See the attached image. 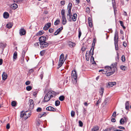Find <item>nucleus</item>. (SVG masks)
I'll use <instances>...</instances> for the list:
<instances>
[{
  "instance_id": "42",
  "label": "nucleus",
  "mask_w": 131,
  "mask_h": 131,
  "mask_svg": "<svg viewBox=\"0 0 131 131\" xmlns=\"http://www.w3.org/2000/svg\"><path fill=\"white\" fill-rule=\"evenodd\" d=\"M91 62H92V61L93 62L92 63L93 64H96V63L94 61V58L92 56L91 57Z\"/></svg>"
},
{
  "instance_id": "40",
  "label": "nucleus",
  "mask_w": 131,
  "mask_h": 131,
  "mask_svg": "<svg viewBox=\"0 0 131 131\" xmlns=\"http://www.w3.org/2000/svg\"><path fill=\"white\" fill-rule=\"evenodd\" d=\"M123 118L124 120L125 123L126 124L128 120V119L127 117V116H125Z\"/></svg>"
},
{
  "instance_id": "2",
  "label": "nucleus",
  "mask_w": 131,
  "mask_h": 131,
  "mask_svg": "<svg viewBox=\"0 0 131 131\" xmlns=\"http://www.w3.org/2000/svg\"><path fill=\"white\" fill-rule=\"evenodd\" d=\"M112 66L113 70H112V71L106 72V75L108 77L110 76L113 74L115 71L116 68V63H114Z\"/></svg>"
},
{
  "instance_id": "48",
  "label": "nucleus",
  "mask_w": 131,
  "mask_h": 131,
  "mask_svg": "<svg viewBox=\"0 0 131 131\" xmlns=\"http://www.w3.org/2000/svg\"><path fill=\"white\" fill-rule=\"evenodd\" d=\"M79 34H78V37L79 38H80L81 35V32L80 30L79 29L78 30Z\"/></svg>"
},
{
  "instance_id": "55",
  "label": "nucleus",
  "mask_w": 131,
  "mask_h": 131,
  "mask_svg": "<svg viewBox=\"0 0 131 131\" xmlns=\"http://www.w3.org/2000/svg\"><path fill=\"white\" fill-rule=\"evenodd\" d=\"M43 71H42L41 73V74L40 75V77L41 78V79H42L43 78Z\"/></svg>"
},
{
  "instance_id": "7",
  "label": "nucleus",
  "mask_w": 131,
  "mask_h": 131,
  "mask_svg": "<svg viewBox=\"0 0 131 131\" xmlns=\"http://www.w3.org/2000/svg\"><path fill=\"white\" fill-rule=\"evenodd\" d=\"M47 38L45 36H41L39 38V40L40 42V44H41L43 42L46 41V40Z\"/></svg>"
},
{
  "instance_id": "59",
  "label": "nucleus",
  "mask_w": 131,
  "mask_h": 131,
  "mask_svg": "<svg viewBox=\"0 0 131 131\" xmlns=\"http://www.w3.org/2000/svg\"><path fill=\"white\" fill-rule=\"evenodd\" d=\"M45 52V50H42L40 52V54L41 56H43L44 55V54Z\"/></svg>"
},
{
  "instance_id": "64",
  "label": "nucleus",
  "mask_w": 131,
  "mask_h": 131,
  "mask_svg": "<svg viewBox=\"0 0 131 131\" xmlns=\"http://www.w3.org/2000/svg\"><path fill=\"white\" fill-rule=\"evenodd\" d=\"M47 95H48L49 97L50 96V95L51 94V93L50 92V91L48 92L46 94Z\"/></svg>"
},
{
  "instance_id": "43",
  "label": "nucleus",
  "mask_w": 131,
  "mask_h": 131,
  "mask_svg": "<svg viewBox=\"0 0 131 131\" xmlns=\"http://www.w3.org/2000/svg\"><path fill=\"white\" fill-rule=\"evenodd\" d=\"M34 71V70L32 69H30L28 71L27 73V75H30L31 73L33 72Z\"/></svg>"
},
{
  "instance_id": "21",
  "label": "nucleus",
  "mask_w": 131,
  "mask_h": 131,
  "mask_svg": "<svg viewBox=\"0 0 131 131\" xmlns=\"http://www.w3.org/2000/svg\"><path fill=\"white\" fill-rule=\"evenodd\" d=\"M129 108V102L126 101L125 103V108L127 110H128Z\"/></svg>"
},
{
  "instance_id": "24",
  "label": "nucleus",
  "mask_w": 131,
  "mask_h": 131,
  "mask_svg": "<svg viewBox=\"0 0 131 131\" xmlns=\"http://www.w3.org/2000/svg\"><path fill=\"white\" fill-rule=\"evenodd\" d=\"M13 25V23L11 22H9L6 25V26L9 29L12 28Z\"/></svg>"
},
{
  "instance_id": "13",
  "label": "nucleus",
  "mask_w": 131,
  "mask_h": 131,
  "mask_svg": "<svg viewBox=\"0 0 131 131\" xmlns=\"http://www.w3.org/2000/svg\"><path fill=\"white\" fill-rule=\"evenodd\" d=\"M46 110L48 111H52L53 112L56 111V110L55 108L51 106H49L46 108Z\"/></svg>"
},
{
  "instance_id": "50",
  "label": "nucleus",
  "mask_w": 131,
  "mask_h": 131,
  "mask_svg": "<svg viewBox=\"0 0 131 131\" xmlns=\"http://www.w3.org/2000/svg\"><path fill=\"white\" fill-rule=\"evenodd\" d=\"M121 69L123 70L124 71L125 70L126 67L125 66H121L120 67Z\"/></svg>"
},
{
  "instance_id": "51",
  "label": "nucleus",
  "mask_w": 131,
  "mask_h": 131,
  "mask_svg": "<svg viewBox=\"0 0 131 131\" xmlns=\"http://www.w3.org/2000/svg\"><path fill=\"white\" fill-rule=\"evenodd\" d=\"M79 126L80 127H82L83 126V123L81 121H79Z\"/></svg>"
},
{
  "instance_id": "14",
  "label": "nucleus",
  "mask_w": 131,
  "mask_h": 131,
  "mask_svg": "<svg viewBox=\"0 0 131 131\" xmlns=\"http://www.w3.org/2000/svg\"><path fill=\"white\" fill-rule=\"evenodd\" d=\"M29 102L30 103L29 105V108L31 109H32L34 107V104L33 101V100L32 99L29 100Z\"/></svg>"
},
{
  "instance_id": "15",
  "label": "nucleus",
  "mask_w": 131,
  "mask_h": 131,
  "mask_svg": "<svg viewBox=\"0 0 131 131\" xmlns=\"http://www.w3.org/2000/svg\"><path fill=\"white\" fill-rule=\"evenodd\" d=\"M114 44L115 46V49L117 50H118V38H117V40H114Z\"/></svg>"
},
{
  "instance_id": "9",
  "label": "nucleus",
  "mask_w": 131,
  "mask_h": 131,
  "mask_svg": "<svg viewBox=\"0 0 131 131\" xmlns=\"http://www.w3.org/2000/svg\"><path fill=\"white\" fill-rule=\"evenodd\" d=\"M88 17L89 18L88 19V20L89 26L90 27H92L93 26V21L92 17Z\"/></svg>"
},
{
  "instance_id": "33",
  "label": "nucleus",
  "mask_w": 131,
  "mask_h": 131,
  "mask_svg": "<svg viewBox=\"0 0 131 131\" xmlns=\"http://www.w3.org/2000/svg\"><path fill=\"white\" fill-rule=\"evenodd\" d=\"M5 47V45L3 43H0V47L3 49L2 52L3 51Z\"/></svg>"
},
{
  "instance_id": "47",
  "label": "nucleus",
  "mask_w": 131,
  "mask_h": 131,
  "mask_svg": "<svg viewBox=\"0 0 131 131\" xmlns=\"http://www.w3.org/2000/svg\"><path fill=\"white\" fill-rule=\"evenodd\" d=\"M65 10L64 9H62L61 11V14L62 16H65Z\"/></svg>"
},
{
  "instance_id": "19",
  "label": "nucleus",
  "mask_w": 131,
  "mask_h": 131,
  "mask_svg": "<svg viewBox=\"0 0 131 131\" xmlns=\"http://www.w3.org/2000/svg\"><path fill=\"white\" fill-rule=\"evenodd\" d=\"M10 7L12 8V9L15 10L17 8L18 5L16 4L13 3L11 5Z\"/></svg>"
},
{
  "instance_id": "10",
  "label": "nucleus",
  "mask_w": 131,
  "mask_h": 131,
  "mask_svg": "<svg viewBox=\"0 0 131 131\" xmlns=\"http://www.w3.org/2000/svg\"><path fill=\"white\" fill-rule=\"evenodd\" d=\"M116 83L115 82H109L107 84V87H112L114 85L116 84Z\"/></svg>"
},
{
  "instance_id": "39",
  "label": "nucleus",
  "mask_w": 131,
  "mask_h": 131,
  "mask_svg": "<svg viewBox=\"0 0 131 131\" xmlns=\"http://www.w3.org/2000/svg\"><path fill=\"white\" fill-rule=\"evenodd\" d=\"M60 102L59 100H57L55 102V105L56 106H58L60 104Z\"/></svg>"
},
{
  "instance_id": "26",
  "label": "nucleus",
  "mask_w": 131,
  "mask_h": 131,
  "mask_svg": "<svg viewBox=\"0 0 131 131\" xmlns=\"http://www.w3.org/2000/svg\"><path fill=\"white\" fill-rule=\"evenodd\" d=\"M67 23V20L66 17H62V24L64 25H65Z\"/></svg>"
},
{
  "instance_id": "1",
  "label": "nucleus",
  "mask_w": 131,
  "mask_h": 131,
  "mask_svg": "<svg viewBox=\"0 0 131 131\" xmlns=\"http://www.w3.org/2000/svg\"><path fill=\"white\" fill-rule=\"evenodd\" d=\"M72 7V3H69L68 6L67 10L68 12L67 13V16L73 17L77 16V15L76 13H71V10Z\"/></svg>"
},
{
  "instance_id": "22",
  "label": "nucleus",
  "mask_w": 131,
  "mask_h": 131,
  "mask_svg": "<svg viewBox=\"0 0 131 131\" xmlns=\"http://www.w3.org/2000/svg\"><path fill=\"white\" fill-rule=\"evenodd\" d=\"M50 99L49 97L46 95L44 97V102H48Z\"/></svg>"
},
{
  "instance_id": "57",
  "label": "nucleus",
  "mask_w": 131,
  "mask_h": 131,
  "mask_svg": "<svg viewBox=\"0 0 131 131\" xmlns=\"http://www.w3.org/2000/svg\"><path fill=\"white\" fill-rule=\"evenodd\" d=\"M45 25L48 27L49 28L51 26V24L50 23H47Z\"/></svg>"
},
{
  "instance_id": "36",
  "label": "nucleus",
  "mask_w": 131,
  "mask_h": 131,
  "mask_svg": "<svg viewBox=\"0 0 131 131\" xmlns=\"http://www.w3.org/2000/svg\"><path fill=\"white\" fill-rule=\"evenodd\" d=\"M117 57L115 58L116 60L117 61H118L119 59V53L117 52H116Z\"/></svg>"
},
{
  "instance_id": "4",
  "label": "nucleus",
  "mask_w": 131,
  "mask_h": 131,
  "mask_svg": "<svg viewBox=\"0 0 131 131\" xmlns=\"http://www.w3.org/2000/svg\"><path fill=\"white\" fill-rule=\"evenodd\" d=\"M113 64H112L111 65V67L108 66H105L104 69V71H105L106 72H107L112 71V70H113L112 65Z\"/></svg>"
},
{
  "instance_id": "56",
  "label": "nucleus",
  "mask_w": 131,
  "mask_h": 131,
  "mask_svg": "<svg viewBox=\"0 0 131 131\" xmlns=\"http://www.w3.org/2000/svg\"><path fill=\"white\" fill-rule=\"evenodd\" d=\"M41 121L40 120H38L37 121V125L39 126L40 125V122H41Z\"/></svg>"
},
{
  "instance_id": "58",
  "label": "nucleus",
  "mask_w": 131,
  "mask_h": 131,
  "mask_svg": "<svg viewBox=\"0 0 131 131\" xmlns=\"http://www.w3.org/2000/svg\"><path fill=\"white\" fill-rule=\"evenodd\" d=\"M36 110L37 112H40L41 111L42 109L41 108L39 107Z\"/></svg>"
},
{
  "instance_id": "6",
  "label": "nucleus",
  "mask_w": 131,
  "mask_h": 131,
  "mask_svg": "<svg viewBox=\"0 0 131 131\" xmlns=\"http://www.w3.org/2000/svg\"><path fill=\"white\" fill-rule=\"evenodd\" d=\"M40 47L41 49L47 47L48 46V42L45 41L42 43V44H40Z\"/></svg>"
},
{
  "instance_id": "34",
  "label": "nucleus",
  "mask_w": 131,
  "mask_h": 131,
  "mask_svg": "<svg viewBox=\"0 0 131 131\" xmlns=\"http://www.w3.org/2000/svg\"><path fill=\"white\" fill-rule=\"evenodd\" d=\"M65 99V97L64 96L61 95L59 97V100L61 101H63Z\"/></svg>"
},
{
  "instance_id": "3",
  "label": "nucleus",
  "mask_w": 131,
  "mask_h": 131,
  "mask_svg": "<svg viewBox=\"0 0 131 131\" xmlns=\"http://www.w3.org/2000/svg\"><path fill=\"white\" fill-rule=\"evenodd\" d=\"M71 77L72 80H74L75 82L76 83L77 79L78 76L77 72L75 70H74L72 71Z\"/></svg>"
},
{
  "instance_id": "18",
  "label": "nucleus",
  "mask_w": 131,
  "mask_h": 131,
  "mask_svg": "<svg viewBox=\"0 0 131 131\" xmlns=\"http://www.w3.org/2000/svg\"><path fill=\"white\" fill-rule=\"evenodd\" d=\"M68 45L69 46L71 47H74L75 45V43L73 42L69 41L68 43Z\"/></svg>"
},
{
  "instance_id": "12",
  "label": "nucleus",
  "mask_w": 131,
  "mask_h": 131,
  "mask_svg": "<svg viewBox=\"0 0 131 131\" xmlns=\"http://www.w3.org/2000/svg\"><path fill=\"white\" fill-rule=\"evenodd\" d=\"M104 91V89L103 88H101L99 90V92L100 94V96L99 97L102 98L103 94Z\"/></svg>"
},
{
  "instance_id": "41",
  "label": "nucleus",
  "mask_w": 131,
  "mask_h": 131,
  "mask_svg": "<svg viewBox=\"0 0 131 131\" xmlns=\"http://www.w3.org/2000/svg\"><path fill=\"white\" fill-rule=\"evenodd\" d=\"M25 115V112H24V111H22L21 113H20V117L21 118H22Z\"/></svg>"
},
{
  "instance_id": "49",
  "label": "nucleus",
  "mask_w": 131,
  "mask_h": 131,
  "mask_svg": "<svg viewBox=\"0 0 131 131\" xmlns=\"http://www.w3.org/2000/svg\"><path fill=\"white\" fill-rule=\"evenodd\" d=\"M112 3L113 7L116 6V3L115 2V0H112Z\"/></svg>"
},
{
  "instance_id": "5",
  "label": "nucleus",
  "mask_w": 131,
  "mask_h": 131,
  "mask_svg": "<svg viewBox=\"0 0 131 131\" xmlns=\"http://www.w3.org/2000/svg\"><path fill=\"white\" fill-rule=\"evenodd\" d=\"M27 49L26 50H23L21 54V59L20 60V61L22 63H23V62L24 61V57L25 56V53L26 52Z\"/></svg>"
},
{
  "instance_id": "25",
  "label": "nucleus",
  "mask_w": 131,
  "mask_h": 131,
  "mask_svg": "<svg viewBox=\"0 0 131 131\" xmlns=\"http://www.w3.org/2000/svg\"><path fill=\"white\" fill-rule=\"evenodd\" d=\"M99 129L98 126H96L93 127L91 131H99Z\"/></svg>"
},
{
  "instance_id": "16",
  "label": "nucleus",
  "mask_w": 131,
  "mask_h": 131,
  "mask_svg": "<svg viewBox=\"0 0 131 131\" xmlns=\"http://www.w3.org/2000/svg\"><path fill=\"white\" fill-rule=\"evenodd\" d=\"M19 31L20 34L21 36L24 35L26 33V30L23 28L20 29Z\"/></svg>"
},
{
  "instance_id": "46",
  "label": "nucleus",
  "mask_w": 131,
  "mask_h": 131,
  "mask_svg": "<svg viewBox=\"0 0 131 131\" xmlns=\"http://www.w3.org/2000/svg\"><path fill=\"white\" fill-rule=\"evenodd\" d=\"M3 16H9V14L7 12H5L3 13Z\"/></svg>"
},
{
  "instance_id": "62",
  "label": "nucleus",
  "mask_w": 131,
  "mask_h": 131,
  "mask_svg": "<svg viewBox=\"0 0 131 131\" xmlns=\"http://www.w3.org/2000/svg\"><path fill=\"white\" fill-rule=\"evenodd\" d=\"M40 115H41V116H40V118H41L42 116H45L46 115V113L44 112L43 114H41Z\"/></svg>"
},
{
  "instance_id": "20",
  "label": "nucleus",
  "mask_w": 131,
  "mask_h": 131,
  "mask_svg": "<svg viewBox=\"0 0 131 131\" xmlns=\"http://www.w3.org/2000/svg\"><path fill=\"white\" fill-rule=\"evenodd\" d=\"M2 79L3 80H5L7 78V74L4 72L2 74Z\"/></svg>"
},
{
  "instance_id": "35",
  "label": "nucleus",
  "mask_w": 131,
  "mask_h": 131,
  "mask_svg": "<svg viewBox=\"0 0 131 131\" xmlns=\"http://www.w3.org/2000/svg\"><path fill=\"white\" fill-rule=\"evenodd\" d=\"M102 99L101 98L99 97V100L97 101L96 104V106H97L98 105V104L100 103Z\"/></svg>"
},
{
  "instance_id": "63",
  "label": "nucleus",
  "mask_w": 131,
  "mask_h": 131,
  "mask_svg": "<svg viewBox=\"0 0 131 131\" xmlns=\"http://www.w3.org/2000/svg\"><path fill=\"white\" fill-rule=\"evenodd\" d=\"M86 12L88 13H89L90 11V9L89 8L86 7Z\"/></svg>"
},
{
  "instance_id": "37",
  "label": "nucleus",
  "mask_w": 131,
  "mask_h": 131,
  "mask_svg": "<svg viewBox=\"0 0 131 131\" xmlns=\"http://www.w3.org/2000/svg\"><path fill=\"white\" fill-rule=\"evenodd\" d=\"M92 49V48H91V49L89 52V54L90 55H92V56L93 55V54L94 48H93L92 52L91 51V50Z\"/></svg>"
},
{
  "instance_id": "61",
  "label": "nucleus",
  "mask_w": 131,
  "mask_h": 131,
  "mask_svg": "<svg viewBox=\"0 0 131 131\" xmlns=\"http://www.w3.org/2000/svg\"><path fill=\"white\" fill-rule=\"evenodd\" d=\"M72 20L73 21H75L77 19V17H72Z\"/></svg>"
},
{
  "instance_id": "38",
  "label": "nucleus",
  "mask_w": 131,
  "mask_h": 131,
  "mask_svg": "<svg viewBox=\"0 0 131 131\" xmlns=\"http://www.w3.org/2000/svg\"><path fill=\"white\" fill-rule=\"evenodd\" d=\"M120 123L121 124L123 125L124 124V123H125L123 119L122 118H121L120 121Z\"/></svg>"
},
{
  "instance_id": "27",
  "label": "nucleus",
  "mask_w": 131,
  "mask_h": 131,
  "mask_svg": "<svg viewBox=\"0 0 131 131\" xmlns=\"http://www.w3.org/2000/svg\"><path fill=\"white\" fill-rule=\"evenodd\" d=\"M110 100V99L109 98H106L104 102H103V105H105L106 104L107 102L109 101Z\"/></svg>"
},
{
  "instance_id": "17",
  "label": "nucleus",
  "mask_w": 131,
  "mask_h": 131,
  "mask_svg": "<svg viewBox=\"0 0 131 131\" xmlns=\"http://www.w3.org/2000/svg\"><path fill=\"white\" fill-rule=\"evenodd\" d=\"M59 61L60 62H64V55L63 53H62L60 56Z\"/></svg>"
},
{
  "instance_id": "30",
  "label": "nucleus",
  "mask_w": 131,
  "mask_h": 131,
  "mask_svg": "<svg viewBox=\"0 0 131 131\" xmlns=\"http://www.w3.org/2000/svg\"><path fill=\"white\" fill-rule=\"evenodd\" d=\"M60 22V20L59 19H58L54 22V24L55 25H57L59 24Z\"/></svg>"
},
{
  "instance_id": "54",
  "label": "nucleus",
  "mask_w": 131,
  "mask_h": 131,
  "mask_svg": "<svg viewBox=\"0 0 131 131\" xmlns=\"http://www.w3.org/2000/svg\"><path fill=\"white\" fill-rule=\"evenodd\" d=\"M75 112L73 111H72L71 112V115L72 117H73L74 116Z\"/></svg>"
},
{
  "instance_id": "11",
  "label": "nucleus",
  "mask_w": 131,
  "mask_h": 131,
  "mask_svg": "<svg viewBox=\"0 0 131 131\" xmlns=\"http://www.w3.org/2000/svg\"><path fill=\"white\" fill-rule=\"evenodd\" d=\"M63 29V27L62 26L60 28L58 29L54 33V35H56L58 34H59L61 30H62Z\"/></svg>"
},
{
  "instance_id": "44",
  "label": "nucleus",
  "mask_w": 131,
  "mask_h": 131,
  "mask_svg": "<svg viewBox=\"0 0 131 131\" xmlns=\"http://www.w3.org/2000/svg\"><path fill=\"white\" fill-rule=\"evenodd\" d=\"M26 90L28 91H30L32 89V87L30 86H28L26 87Z\"/></svg>"
},
{
  "instance_id": "28",
  "label": "nucleus",
  "mask_w": 131,
  "mask_h": 131,
  "mask_svg": "<svg viewBox=\"0 0 131 131\" xmlns=\"http://www.w3.org/2000/svg\"><path fill=\"white\" fill-rule=\"evenodd\" d=\"M114 129V127H112L109 128H107L103 131H111L112 130H113Z\"/></svg>"
},
{
  "instance_id": "53",
  "label": "nucleus",
  "mask_w": 131,
  "mask_h": 131,
  "mask_svg": "<svg viewBox=\"0 0 131 131\" xmlns=\"http://www.w3.org/2000/svg\"><path fill=\"white\" fill-rule=\"evenodd\" d=\"M63 62H61V61H59V64H58V66H59V68L63 64Z\"/></svg>"
},
{
  "instance_id": "31",
  "label": "nucleus",
  "mask_w": 131,
  "mask_h": 131,
  "mask_svg": "<svg viewBox=\"0 0 131 131\" xmlns=\"http://www.w3.org/2000/svg\"><path fill=\"white\" fill-rule=\"evenodd\" d=\"M119 22L120 23V24L121 26L124 29H125L126 28L124 26V24L123 23V22L122 21L119 20Z\"/></svg>"
},
{
  "instance_id": "32",
  "label": "nucleus",
  "mask_w": 131,
  "mask_h": 131,
  "mask_svg": "<svg viewBox=\"0 0 131 131\" xmlns=\"http://www.w3.org/2000/svg\"><path fill=\"white\" fill-rule=\"evenodd\" d=\"M44 33L43 31H39L36 34L37 36L42 35Z\"/></svg>"
},
{
  "instance_id": "60",
  "label": "nucleus",
  "mask_w": 131,
  "mask_h": 131,
  "mask_svg": "<svg viewBox=\"0 0 131 131\" xmlns=\"http://www.w3.org/2000/svg\"><path fill=\"white\" fill-rule=\"evenodd\" d=\"M49 28L47 26L45 25L44 27L43 28V29L45 30H47Z\"/></svg>"
},
{
  "instance_id": "29",
  "label": "nucleus",
  "mask_w": 131,
  "mask_h": 131,
  "mask_svg": "<svg viewBox=\"0 0 131 131\" xmlns=\"http://www.w3.org/2000/svg\"><path fill=\"white\" fill-rule=\"evenodd\" d=\"M17 57V53L16 51H15L13 54V58L16 59Z\"/></svg>"
},
{
  "instance_id": "8",
  "label": "nucleus",
  "mask_w": 131,
  "mask_h": 131,
  "mask_svg": "<svg viewBox=\"0 0 131 131\" xmlns=\"http://www.w3.org/2000/svg\"><path fill=\"white\" fill-rule=\"evenodd\" d=\"M25 114L26 116V117H25V120L29 117L31 114V112L29 111H26L25 112Z\"/></svg>"
},
{
  "instance_id": "52",
  "label": "nucleus",
  "mask_w": 131,
  "mask_h": 131,
  "mask_svg": "<svg viewBox=\"0 0 131 131\" xmlns=\"http://www.w3.org/2000/svg\"><path fill=\"white\" fill-rule=\"evenodd\" d=\"M50 91L51 93V94H52V95H53L54 96L56 95V93L55 92L53 91Z\"/></svg>"
},
{
  "instance_id": "45",
  "label": "nucleus",
  "mask_w": 131,
  "mask_h": 131,
  "mask_svg": "<svg viewBox=\"0 0 131 131\" xmlns=\"http://www.w3.org/2000/svg\"><path fill=\"white\" fill-rule=\"evenodd\" d=\"M16 102L15 101H13L11 102V105L13 106H15L16 105Z\"/></svg>"
},
{
  "instance_id": "23",
  "label": "nucleus",
  "mask_w": 131,
  "mask_h": 131,
  "mask_svg": "<svg viewBox=\"0 0 131 131\" xmlns=\"http://www.w3.org/2000/svg\"><path fill=\"white\" fill-rule=\"evenodd\" d=\"M117 38H118V35L117 31V30L116 29L115 32L114 37V40H117Z\"/></svg>"
}]
</instances>
